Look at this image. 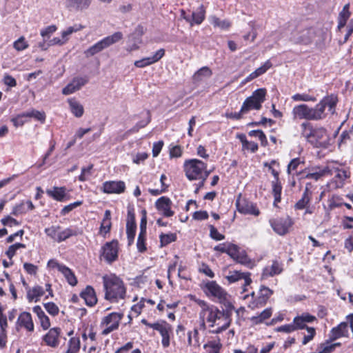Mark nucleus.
I'll return each mask as SVG.
<instances>
[{"label": "nucleus", "mask_w": 353, "mask_h": 353, "mask_svg": "<svg viewBox=\"0 0 353 353\" xmlns=\"http://www.w3.org/2000/svg\"><path fill=\"white\" fill-rule=\"evenodd\" d=\"M66 188L65 187H54L53 190H47L48 196L58 201H63L66 196Z\"/></svg>", "instance_id": "nucleus-31"}, {"label": "nucleus", "mask_w": 353, "mask_h": 353, "mask_svg": "<svg viewBox=\"0 0 353 353\" xmlns=\"http://www.w3.org/2000/svg\"><path fill=\"white\" fill-rule=\"evenodd\" d=\"M272 194L274 198V205H276L281 199L282 185L280 181H272Z\"/></svg>", "instance_id": "nucleus-37"}, {"label": "nucleus", "mask_w": 353, "mask_h": 353, "mask_svg": "<svg viewBox=\"0 0 353 353\" xmlns=\"http://www.w3.org/2000/svg\"><path fill=\"white\" fill-rule=\"evenodd\" d=\"M82 203H83V201H78L74 202L72 203H70V204H69L68 205H65L61 210V214L62 215H65L66 214L69 213L70 211H72V210H74L77 207L80 206Z\"/></svg>", "instance_id": "nucleus-62"}, {"label": "nucleus", "mask_w": 353, "mask_h": 353, "mask_svg": "<svg viewBox=\"0 0 353 353\" xmlns=\"http://www.w3.org/2000/svg\"><path fill=\"white\" fill-rule=\"evenodd\" d=\"M142 218L140 222V232L138 236L137 247L139 252H144L146 251V230H147V216L146 211L143 210L142 211Z\"/></svg>", "instance_id": "nucleus-13"}, {"label": "nucleus", "mask_w": 353, "mask_h": 353, "mask_svg": "<svg viewBox=\"0 0 353 353\" xmlns=\"http://www.w3.org/2000/svg\"><path fill=\"white\" fill-rule=\"evenodd\" d=\"M111 214L109 210L105 211L104 217L102 220L100 226V232L107 234L109 233L111 229Z\"/></svg>", "instance_id": "nucleus-35"}, {"label": "nucleus", "mask_w": 353, "mask_h": 353, "mask_svg": "<svg viewBox=\"0 0 353 353\" xmlns=\"http://www.w3.org/2000/svg\"><path fill=\"white\" fill-rule=\"evenodd\" d=\"M210 19L211 23L214 27H218L222 30H228L231 26V23L228 20H221L215 16L211 17Z\"/></svg>", "instance_id": "nucleus-42"}, {"label": "nucleus", "mask_w": 353, "mask_h": 353, "mask_svg": "<svg viewBox=\"0 0 353 353\" xmlns=\"http://www.w3.org/2000/svg\"><path fill=\"white\" fill-rule=\"evenodd\" d=\"M44 307L47 312L52 316H56L59 314V307L52 302L45 303Z\"/></svg>", "instance_id": "nucleus-55"}, {"label": "nucleus", "mask_w": 353, "mask_h": 353, "mask_svg": "<svg viewBox=\"0 0 353 353\" xmlns=\"http://www.w3.org/2000/svg\"><path fill=\"white\" fill-rule=\"evenodd\" d=\"M206 293L218 298L220 300H225L227 293L219 285L216 281H208L205 283Z\"/></svg>", "instance_id": "nucleus-21"}, {"label": "nucleus", "mask_w": 353, "mask_h": 353, "mask_svg": "<svg viewBox=\"0 0 353 353\" xmlns=\"http://www.w3.org/2000/svg\"><path fill=\"white\" fill-rule=\"evenodd\" d=\"M212 74V70L208 67L204 66L200 68L194 74L192 79L194 82H199L206 78L210 77Z\"/></svg>", "instance_id": "nucleus-34"}, {"label": "nucleus", "mask_w": 353, "mask_h": 353, "mask_svg": "<svg viewBox=\"0 0 353 353\" xmlns=\"http://www.w3.org/2000/svg\"><path fill=\"white\" fill-rule=\"evenodd\" d=\"M337 103V96L331 94L324 97L314 108H310L306 104L296 105L292 110L293 117L294 119L321 120L326 117L325 112L326 107L332 114H334Z\"/></svg>", "instance_id": "nucleus-1"}, {"label": "nucleus", "mask_w": 353, "mask_h": 353, "mask_svg": "<svg viewBox=\"0 0 353 353\" xmlns=\"http://www.w3.org/2000/svg\"><path fill=\"white\" fill-rule=\"evenodd\" d=\"M272 66V63L270 60L266 61L263 65L258 68L256 70H255L254 72H255L256 75L258 77L262 75L263 74L265 73L266 71L270 69Z\"/></svg>", "instance_id": "nucleus-56"}, {"label": "nucleus", "mask_w": 353, "mask_h": 353, "mask_svg": "<svg viewBox=\"0 0 353 353\" xmlns=\"http://www.w3.org/2000/svg\"><path fill=\"white\" fill-rule=\"evenodd\" d=\"M71 112L77 118L81 117L84 113L83 106L76 99H68Z\"/></svg>", "instance_id": "nucleus-32"}, {"label": "nucleus", "mask_w": 353, "mask_h": 353, "mask_svg": "<svg viewBox=\"0 0 353 353\" xmlns=\"http://www.w3.org/2000/svg\"><path fill=\"white\" fill-rule=\"evenodd\" d=\"M1 222L3 225H7L9 227H12L13 225H19L20 224L17 220L11 217L10 216H6L3 217L1 219Z\"/></svg>", "instance_id": "nucleus-61"}, {"label": "nucleus", "mask_w": 353, "mask_h": 353, "mask_svg": "<svg viewBox=\"0 0 353 353\" xmlns=\"http://www.w3.org/2000/svg\"><path fill=\"white\" fill-rule=\"evenodd\" d=\"M105 290V299L112 303H117L120 299H124L126 289L123 281L115 274L103 276Z\"/></svg>", "instance_id": "nucleus-2"}, {"label": "nucleus", "mask_w": 353, "mask_h": 353, "mask_svg": "<svg viewBox=\"0 0 353 353\" xmlns=\"http://www.w3.org/2000/svg\"><path fill=\"white\" fill-rule=\"evenodd\" d=\"M251 274L250 272H241L239 271H234L230 272V274L225 276V279L230 283L236 282L241 279H244L243 292H245L247 291L246 287L250 285L252 283V279L250 278Z\"/></svg>", "instance_id": "nucleus-20"}, {"label": "nucleus", "mask_w": 353, "mask_h": 353, "mask_svg": "<svg viewBox=\"0 0 353 353\" xmlns=\"http://www.w3.org/2000/svg\"><path fill=\"white\" fill-rule=\"evenodd\" d=\"M26 245L23 243H16L9 246L8 249L6 252V254L10 260H12L18 249L26 248Z\"/></svg>", "instance_id": "nucleus-47"}, {"label": "nucleus", "mask_w": 353, "mask_h": 353, "mask_svg": "<svg viewBox=\"0 0 353 353\" xmlns=\"http://www.w3.org/2000/svg\"><path fill=\"white\" fill-rule=\"evenodd\" d=\"M123 314L121 313L112 312L102 319L100 326L105 327L102 331L103 335H108L110 332L118 329Z\"/></svg>", "instance_id": "nucleus-7"}, {"label": "nucleus", "mask_w": 353, "mask_h": 353, "mask_svg": "<svg viewBox=\"0 0 353 353\" xmlns=\"http://www.w3.org/2000/svg\"><path fill=\"white\" fill-rule=\"evenodd\" d=\"M318 350H319L316 353H331L334 350L333 345L332 344L327 343L326 342L325 343H321Z\"/></svg>", "instance_id": "nucleus-59"}, {"label": "nucleus", "mask_w": 353, "mask_h": 353, "mask_svg": "<svg viewBox=\"0 0 353 353\" xmlns=\"http://www.w3.org/2000/svg\"><path fill=\"white\" fill-rule=\"evenodd\" d=\"M81 296L85 300L88 306H93L97 302V298L92 287L88 285L85 289L81 293Z\"/></svg>", "instance_id": "nucleus-28"}, {"label": "nucleus", "mask_w": 353, "mask_h": 353, "mask_svg": "<svg viewBox=\"0 0 353 353\" xmlns=\"http://www.w3.org/2000/svg\"><path fill=\"white\" fill-rule=\"evenodd\" d=\"M125 190V183L122 181H105L103 183L102 191L106 194H121Z\"/></svg>", "instance_id": "nucleus-19"}, {"label": "nucleus", "mask_w": 353, "mask_h": 353, "mask_svg": "<svg viewBox=\"0 0 353 353\" xmlns=\"http://www.w3.org/2000/svg\"><path fill=\"white\" fill-rule=\"evenodd\" d=\"M60 334L61 329L59 327L51 328L48 333L43 336V340L48 346L57 347L59 345Z\"/></svg>", "instance_id": "nucleus-23"}, {"label": "nucleus", "mask_w": 353, "mask_h": 353, "mask_svg": "<svg viewBox=\"0 0 353 353\" xmlns=\"http://www.w3.org/2000/svg\"><path fill=\"white\" fill-rule=\"evenodd\" d=\"M210 228V236L216 241H221L225 239V236L219 233L217 229L212 225H209Z\"/></svg>", "instance_id": "nucleus-53"}, {"label": "nucleus", "mask_w": 353, "mask_h": 353, "mask_svg": "<svg viewBox=\"0 0 353 353\" xmlns=\"http://www.w3.org/2000/svg\"><path fill=\"white\" fill-rule=\"evenodd\" d=\"M314 37V32L312 28L304 29L294 36L293 41L296 43L309 44Z\"/></svg>", "instance_id": "nucleus-25"}, {"label": "nucleus", "mask_w": 353, "mask_h": 353, "mask_svg": "<svg viewBox=\"0 0 353 353\" xmlns=\"http://www.w3.org/2000/svg\"><path fill=\"white\" fill-rule=\"evenodd\" d=\"M292 324L295 328V331L297 330L302 329L307 330V327H309L305 325V321H303V318L301 316H296V317H294L293 319Z\"/></svg>", "instance_id": "nucleus-54"}, {"label": "nucleus", "mask_w": 353, "mask_h": 353, "mask_svg": "<svg viewBox=\"0 0 353 353\" xmlns=\"http://www.w3.org/2000/svg\"><path fill=\"white\" fill-rule=\"evenodd\" d=\"M236 205L237 210L241 214H252L256 216L260 214V211L256 205L245 199L241 200L238 199L236 201Z\"/></svg>", "instance_id": "nucleus-15"}, {"label": "nucleus", "mask_w": 353, "mask_h": 353, "mask_svg": "<svg viewBox=\"0 0 353 353\" xmlns=\"http://www.w3.org/2000/svg\"><path fill=\"white\" fill-rule=\"evenodd\" d=\"M137 230L135 221V214L133 208H128V216L126 221V234L128 237V245L134 243Z\"/></svg>", "instance_id": "nucleus-14"}, {"label": "nucleus", "mask_w": 353, "mask_h": 353, "mask_svg": "<svg viewBox=\"0 0 353 353\" xmlns=\"http://www.w3.org/2000/svg\"><path fill=\"white\" fill-rule=\"evenodd\" d=\"M93 168V165L90 164L88 167H83L81 169V173L79 176L80 181H85L87 180V176L91 174V170Z\"/></svg>", "instance_id": "nucleus-57"}, {"label": "nucleus", "mask_w": 353, "mask_h": 353, "mask_svg": "<svg viewBox=\"0 0 353 353\" xmlns=\"http://www.w3.org/2000/svg\"><path fill=\"white\" fill-rule=\"evenodd\" d=\"M227 254L239 263L246 265L249 268H252V261L246 252L244 250H241L236 244L231 243H229Z\"/></svg>", "instance_id": "nucleus-8"}, {"label": "nucleus", "mask_w": 353, "mask_h": 353, "mask_svg": "<svg viewBox=\"0 0 353 353\" xmlns=\"http://www.w3.org/2000/svg\"><path fill=\"white\" fill-rule=\"evenodd\" d=\"M205 10L204 6L203 5H201L196 12H192V21L190 20V18L183 16V14H185V12L183 10L182 11V16L187 21L190 23L191 26H193L194 23L199 25L203 22V21L205 19Z\"/></svg>", "instance_id": "nucleus-27"}, {"label": "nucleus", "mask_w": 353, "mask_h": 353, "mask_svg": "<svg viewBox=\"0 0 353 353\" xmlns=\"http://www.w3.org/2000/svg\"><path fill=\"white\" fill-rule=\"evenodd\" d=\"M92 0H66L65 6L70 11L84 10L88 8Z\"/></svg>", "instance_id": "nucleus-26"}, {"label": "nucleus", "mask_w": 353, "mask_h": 353, "mask_svg": "<svg viewBox=\"0 0 353 353\" xmlns=\"http://www.w3.org/2000/svg\"><path fill=\"white\" fill-rule=\"evenodd\" d=\"M206 168V163L196 159L186 160L183 164L185 176L190 181L200 179Z\"/></svg>", "instance_id": "nucleus-6"}, {"label": "nucleus", "mask_w": 353, "mask_h": 353, "mask_svg": "<svg viewBox=\"0 0 353 353\" xmlns=\"http://www.w3.org/2000/svg\"><path fill=\"white\" fill-rule=\"evenodd\" d=\"M23 268L28 274L31 275H35L38 270L37 265L30 263H23Z\"/></svg>", "instance_id": "nucleus-64"}, {"label": "nucleus", "mask_w": 353, "mask_h": 353, "mask_svg": "<svg viewBox=\"0 0 353 353\" xmlns=\"http://www.w3.org/2000/svg\"><path fill=\"white\" fill-rule=\"evenodd\" d=\"M152 329L159 332L162 337L161 343L163 347L166 348L170 344V334L172 331V327L165 321H160L154 323Z\"/></svg>", "instance_id": "nucleus-9"}, {"label": "nucleus", "mask_w": 353, "mask_h": 353, "mask_svg": "<svg viewBox=\"0 0 353 353\" xmlns=\"http://www.w3.org/2000/svg\"><path fill=\"white\" fill-rule=\"evenodd\" d=\"M273 294V291L269 288L261 285L260 287L257 297L253 301V308L264 306L270 297Z\"/></svg>", "instance_id": "nucleus-17"}, {"label": "nucleus", "mask_w": 353, "mask_h": 353, "mask_svg": "<svg viewBox=\"0 0 353 353\" xmlns=\"http://www.w3.org/2000/svg\"><path fill=\"white\" fill-rule=\"evenodd\" d=\"M17 323L20 326L25 327L28 331L32 332L34 330V324L32 316L29 312H22L18 318Z\"/></svg>", "instance_id": "nucleus-30"}, {"label": "nucleus", "mask_w": 353, "mask_h": 353, "mask_svg": "<svg viewBox=\"0 0 353 353\" xmlns=\"http://www.w3.org/2000/svg\"><path fill=\"white\" fill-rule=\"evenodd\" d=\"M101 256L108 263H112L118 259V241L112 240L107 242L101 248Z\"/></svg>", "instance_id": "nucleus-10"}, {"label": "nucleus", "mask_w": 353, "mask_h": 353, "mask_svg": "<svg viewBox=\"0 0 353 353\" xmlns=\"http://www.w3.org/2000/svg\"><path fill=\"white\" fill-rule=\"evenodd\" d=\"M80 339L72 337L68 342V348L65 353H78L80 350Z\"/></svg>", "instance_id": "nucleus-43"}, {"label": "nucleus", "mask_w": 353, "mask_h": 353, "mask_svg": "<svg viewBox=\"0 0 353 353\" xmlns=\"http://www.w3.org/2000/svg\"><path fill=\"white\" fill-rule=\"evenodd\" d=\"M26 212H27V210H26V208H25V202L22 201L21 203H20L18 205H16L13 208L12 212L11 214L14 216H17L19 214H24Z\"/></svg>", "instance_id": "nucleus-58"}, {"label": "nucleus", "mask_w": 353, "mask_h": 353, "mask_svg": "<svg viewBox=\"0 0 353 353\" xmlns=\"http://www.w3.org/2000/svg\"><path fill=\"white\" fill-rule=\"evenodd\" d=\"M188 344L191 346L199 347L200 345L199 331L197 329H194L193 331L188 332Z\"/></svg>", "instance_id": "nucleus-41"}, {"label": "nucleus", "mask_w": 353, "mask_h": 353, "mask_svg": "<svg viewBox=\"0 0 353 353\" xmlns=\"http://www.w3.org/2000/svg\"><path fill=\"white\" fill-rule=\"evenodd\" d=\"M165 55V50L161 48L157 50L152 57H145L134 62L137 68H143L159 61Z\"/></svg>", "instance_id": "nucleus-24"}, {"label": "nucleus", "mask_w": 353, "mask_h": 353, "mask_svg": "<svg viewBox=\"0 0 353 353\" xmlns=\"http://www.w3.org/2000/svg\"><path fill=\"white\" fill-rule=\"evenodd\" d=\"M13 47L17 51H22L28 48V43L26 41L24 37H21L14 42Z\"/></svg>", "instance_id": "nucleus-50"}, {"label": "nucleus", "mask_w": 353, "mask_h": 353, "mask_svg": "<svg viewBox=\"0 0 353 353\" xmlns=\"http://www.w3.org/2000/svg\"><path fill=\"white\" fill-rule=\"evenodd\" d=\"M77 234L78 233L77 232V231L71 228H66L65 230L61 232H59V234H57V241L61 242L70 238V236H77Z\"/></svg>", "instance_id": "nucleus-44"}, {"label": "nucleus", "mask_w": 353, "mask_h": 353, "mask_svg": "<svg viewBox=\"0 0 353 353\" xmlns=\"http://www.w3.org/2000/svg\"><path fill=\"white\" fill-rule=\"evenodd\" d=\"M159 239H160V247L163 248L172 242L176 241V234L174 233H169V234L161 233L159 235Z\"/></svg>", "instance_id": "nucleus-39"}, {"label": "nucleus", "mask_w": 353, "mask_h": 353, "mask_svg": "<svg viewBox=\"0 0 353 353\" xmlns=\"http://www.w3.org/2000/svg\"><path fill=\"white\" fill-rule=\"evenodd\" d=\"M59 226H52L45 230L46 234L54 241H57V234H59Z\"/></svg>", "instance_id": "nucleus-63"}, {"label": "nucleus", "mask_w": 353, "mask_h": 353, "mask_svg": "<svg viewBox=\"0 0 353 353\" xmlns=\"http://www.w3.org/2000/svg\"><path fill=\"white\" fill-rule=\"evenodd\" d=\"M273 230L279 235L285 234L292 224L291 219L288 216L281 217L270 221Z\"/></svg>", "instance_id": "nucleus-12"}, {"label": "nucleus", "mask_w": 353, "mask_h": 353, "mask_svg": "<svg viewBox=\"0 0 353 353\" xmlns=\"http://www.w3.org/2000/svg\"><path fill=\"white\" fill-rule=\"evenodd\" d=\"M301 135L315 148H327L329 145L327 131L323 128H314L311 123L304 122L301 125Z\"/></svg>", "instance_id": "nucleus-3"}, {"label": "nucleus", "mask_w": 353, "mask_h": 353, "mask_svg": "<svg viewBox=\"0 0 353 353\" xmlns=\"http://www.w3.org/2000/svg\"><path fill=\"white\" fill-rule=\"evenodd\" d=\"M172 204V203L170 198L161 196L157 200L155 206L164 216L170 217L174 214V211L171 210Z\"/></svg>", "instance_id": "nucleus-18"}, {"label": "nucleus", "mask_w": 353, "mask_h": 353, "mask_svg": "<svg viewBox=\"0 0 353 353\" xmlns=\"http://www.w3.org/2000/svg\"><path fill=\"white\" fill-rule=\"evenodd\" d=\"M89 81V78L87 76L74 77L72 81L68 83L63 90L62 93L65 95H68L79 90Z\"/></svg>", "instance_id": "nucleus-16"}, {"label": "nucleus", "mask_w": 353, "mask_h": 353, "mask_svg": "<svg viewBox=\"0 0 353 353\" xmlns=\"http://www.w3.org/2000/svg\"><path fill=\"white\" fill-rule=\"evenodd\" d=\"M26 115L28 118L33 117L35 119L43 123L46 120V114L44 112H39L38 110H32L26 112Z\"/></svg>", "instance_id": "nucleus-48"}, {"label": "nucleus", "mask_w": 353, "mask_h": 353, "mask_svg": "<svg viewBox=\"0 0 353 353\" xmlns=\"http://www.w3.org/2000/svg\"><path fill=\"white\" fill-rule=\"evenodd\" d=\"M272 308H266L263 311H262L259 315L251 317L250 321L254 325L262 323L265 320L268 319L272 316Z\"/></svg>", "instance_id": "nucleus-33"}, {"label": "nucleus", "mask_w": 353, "mask_h": 353, "mask_svg": "<svg viewBox=\"0 0 353 353\" xmlns=\"http://www.w3.org/2000/svg\"><path fill=\"white\" fill-rule=\"evenodd\" d=\"M83 28V26L80 24H75L73 26L68 27L65 30L61 32V37L65 42L68 40V37L74 32H77Z\"/></svg>", "instance_id": "nucleus-45"}, {"label": "nucleus", "mask_w": 353, "mask_h": 353, "mask_svg": "<svg viewBox=\"0 0 353 353\" xmlns=\"http://www.w3.org/2000/svg\"><path fill=\"white\" fill-rule=\"evenodd\" d=\"M348 325L347 322H342L336 327H333L329 334V340L326 341L327 343H330L341 337L347 336Z\"/></svg>", "instance_id": "nucleus-22"}, {"label": "nucleus", "mask_w": 353, "mask_h": 353, "mask_svg": "<svg viewBox=\"0 0 353 353\" xmlns=\"http://www.w3.org/2000/svg\"><path fill=\"white\" fill-rule=\"evenodd\" d=\"M123 39V34L121 32H116L112 35L108 36L103 39L100 40L95 44L92 45L84 51L85 57L88 58L92 57L109 46L119 42Z\"/></svg>", "instance_id": "nucleus-4"}, {"label": "nucleus", "mask_w": 353, "mask_h": 353, "mask_svg": "<svg viewBox=\"0 0 353 353\" xmlns=\"http://www.w3.org/2000/svg\"><path fill=\"white\" fill-rule=\"evenodd\" d=\"M282 271V264L277 261H273L271 266H267L263 269L262 277L267 278L268 276H273L281 274Z\"/></svg>", "instance_id": "nucleus-29"}, {"label": "nucleus", "mask_w": 353, "mask_h": 353, "mask_svg": "<svg viewBox=\"0 0 353 353\" xmlns=\"http://www.w3.org/2000/svg\"><path fill=\"white\" fill-rule=\"evenodd\" d=\"M61 272L64 275L68 283L72 286L76 285L77 283V279L72 271L66 266L61 267Z\"/></svg>", "instance_id": "nucleus-38"}, {"label": "nucleus", "mask_w": 353, "mask_h": 353, "mask_svg": "<svg viewBox=\"0 0 353 353\" xmlns=\"http://www.w3.org/2000/svg\"><path fill=\"white\" fill-rule=\"evenodd\" d=\"M28 118L26 115V112L19 114L15 117L11 119V122L15 128H18L24 125L27 121L26 119Z\"/></svg>", "instance_id": "nucleus-46"}, {"label": "nucleus", "mask_w": 353, "mask_h": 353, "mask_svg": "<svg viewBox=\"0 0 353 353\" xmlns=\"http://www.w3.org/2000/svg\"><path fill=\"white\" fill-rule=\"evenodd\" d=\"M57 26L54 25L49 26L44 29L41 30V35L45 38H50L52 34H53L57 30Z\"/></svg>", "instance_id": "nucleus-60"}, {"label": "nucleus", "mask_w": 353, "mask_h": 353, "mask_svg": "<svg viewBox=\"0 0 353 353\" xmlns=\"http://www.w3.org/2000/svg\"><path fill=\"white\" fill-rule=\"evenodd\" d=\"M44 294V290L39 285L34 286L32 290L29 289L27 292V299L30 302L35 299V302L38 301V298Z\"/></svg>", "instance_id": "nucleus-36"}, {"label": "nucleus", "mask_w": 353, "mask_h": 353, "mask_svg": "<svg viewBox=\"0 0 353 353\" xmlns=\"http://www.w3.org/2000/svg\"><path fill=\"white\" fill-rule=\"evenodd\" d=\"M292 99L296 101H316V97L310 96L307 94H296L292 97Z\"/></svg>", "instance_id": "nucleus-51"}, {"label": "nucleus", "mask_w": 353, "mask_h": 353, "mask_svg": "<svg viewBox=\"0 0 353 353\" xmlns=\"http://www.w3.org/2000/svg\"><path fill=\"white\" fill-rule=\"evenodd\" d=\"M206 320L210 323V327L220 325L221 321L225 322V316L223 312L219 310L215 305H211L205 309Z\"/></svg>", "instance_id": "nucleus-11"}, {"label": "nucleus", "mask_w": 353, "mask_h": 353, "mask_svg": "<svg viewBox=\"0 0 353 353\" xmlns=\"http://www.w3.org/2000/svg\"><path fill=\"white\" fill-rule=\"evenodd\" d=\"M225 310H223L221 312H223L225 316V321L231 320V316L232 315V312L234 310V307L232 304V303L227 301L224 303Z\"/></svg>", "instance_id": "nucleus-52"}, {"label": "nucleus", "mask_w": 353, "mask_h": 353, "mask_svg": "<svg viewBox=\"0 0 353 353\" xmlns=\"http://www.w3.org/2000/svg\"><path fill=\"white\" fill-rule=\"evenodd\" d=\"M266 90L259 88L252 92L250 97L245 99L241 106V112L247 114L252 110H260L265 101Z\"/></svg>", "instance_id": "nucleus-5"}, {"label": "nucleus", "mask_w": 353, "mask_h": 353, "mask_svg": "<svg viewBox=\"0 0 353 353\" xmlns=\"http://www.w3.org/2000/svg\"><path fill=\"white\" fill-rule=\"evenodd\" d=\"M137 36L136 37L135 35L134 36V32H132V34H130L129 36H128V50L129 51H133V50H136L137 49H139V45L141 43H138L137 41Z\"/></svg>", "instance_id": "nucleus-49"}, {"label": "nucleus", "mask_w": 353, "mask_h": 353, "mask_svg": "<svg viewBox=\"0 0 353 353\" xmlns=\"http://www.w3.org/2000/svg\"><path fill=\"white\" fill-rule=\"evenodd\" d=\"M309 193V188L307 185L305 187V191L302 195V198L299 200L295 204L294 207L298 210H303L305 208L307 204L309 203L310 199L308 195Z\"/></svg>", "instance_id": "nucleus-40"}]
</instances>
